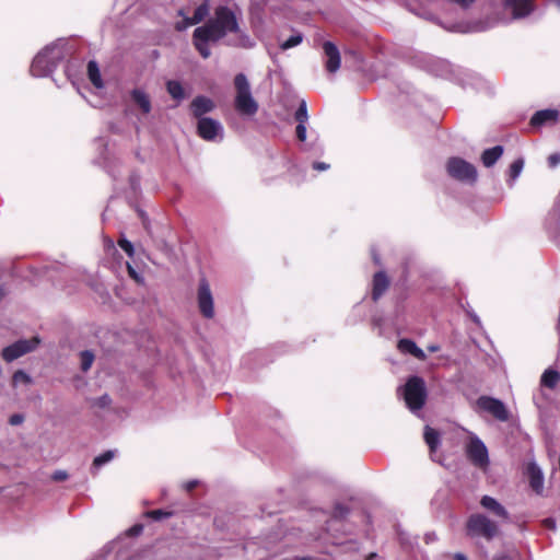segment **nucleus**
I'll list each match as a JSON object with an SVG mask.
<instances>
[{
    "instance_id": "1",
    "label": "nucleus",
    "mask_w": 560,
    "mask_h": 560,
    "mask_svg": "<svg viewBox=\"0 0 560 560\" xmlns=\"http://www.w3.org/2000/svg\"><path fill=\"white\" fill-rule=\"evenodd\" d=\"M229 34L234 35L229 39V45L244 48L254 46L252 39L241 32L235 13L230 8L220 5L206 24L195 28L192 43L201 57L207 59L211 56V46Z\"/></svg>"
},
{
    "instance_id": "2",
    "label": "nucleus",
    "mask_w": 560,
    "mask_h": 560,
    "mask_svg": "<svg viewBox=\"0 0 560 560\" xmlns=\"http://www.w3.org/2000/svg\"><path fill=\"white\" fill-rule=\"evenodd\" d=\"M65 42L59 39L43 48L33 59L30 71L33 77L50 75L65 57Z\"/></svg>"
},
{
    "instance_id": "3",
    "label": "nucleus",
    "mask_w": 560,
    "mask_h": 560,
    "mask_svg": "<svg viewBox=\"0 0 560 560\" xmlns=\"http://www.w3.org/2000/svg\"><path fill=\"white\" fill-rule=\"evenodd\" d=\"M398 395L401 396L408 409L418 413L424 406L428 397L427 385L422 377L410 376L406 384L398 388Z\"/></svg>"
},
{
    "instance_id": "4",
    "label": "nucleus",
    "mask_w": 560,
    "mask_h": 560,
    "mask_svg": "<svg viewBox=\"0 0 560 560\" xmlns=\"http://www.w3.org/2000/svg\"><path fill=\"white\" fill-rule=\"evenodd\" d=\"M235 109L243 116H254L258 112V103L254 98L250 84L244 73H238L234 78Z\"/></svg>"
},
{
    "instance_id": "5",
    "label": "nucleus",
    "mask_w": 560,
    "mask_h": 560,
    "mask_svg": "<svg viewBox=\"0 0 560 560\" xmlns=\"http://www.w3.org/2000/svg\"><path fill=\"white\" fill-rule=\"evenodd\" d=\"M467 534L471 537H483L487 540L493 539L499 533L497 522L491 521L481 513L471 514L467 521Z\"/></svg>"
},
{
    "instance_id": "6",
    "label": "nucleus",
    "mask_w": 560,
    "mask_h": 560,
    "mask_svg": "<svg viewBox=\"0 0 560 560\" xmlns=\"http://www.w3.org/2000/svg\"><path fill=\"white\" fill-rule=\"evenodd\" d=\"M446 171L454 179L468 184H474L478 176L476 167L460 158L448 159Z\"/></svg>"
},
{
    "instance_id": "7",
    "label": "nucleus",
    "mask_w": 560,
    "mask_h": 560,
    "mask_svg": "<svg viewBox=\"0 0 560 560\" xmlns=\"http://www.w3.org/2000/svg\"><path fill=\"white\" fill-rule=\"evenodd\" d=\"M466 454L469 460L479 468H486L489 465L488 450L477 435L470 436L466 445Z\"/></svg>"
},
{
    "instance_id": "8",
    "label": "nucleus",
    "mask_w": 560,
    "mask_h": 560,
    "mask_svg": "<svg viewBox=\"0 0 560 560\" xmlns=\"http://www.w3.org/2000/svg\"><path fill=\"white\" fill-rule=\"evenodd\" d=\"M38 343L39 339L37 337L18 340L2 350V358L7 362H12L20 357L33 351L38 346Z\"/></svg>"
},
{
    "instance_id": "9",
    "label": "nucleus",
    "mask_w": 560,
    "mask_h": 560,
    "mask_svg": "<svg viewBox=\"0 0 560 560\" xmlns=\"http://www.w3.org/2000/svg\"><path fill=\"white\" fill-rule=\"evenodd\" d=\"M197 130L198 135L206 141H221L224 136L221 122L210 117L200 118Z\"/></svg>"
},
{
    "instance_id": "10",
    "label": "nucleus",
    "mask_w": 560,
    "mask_h": 560,
    "mask_svg": "<svg viewBox=\"0 0 560 560\" xmlns=\"http://www.w3.org/2000/svg\"><path fill=\"white\" fill-rule=\"evenodd\" d=\"M197 302L200 313L206 318H212L214 316V302L213 295L210 290V285L205 278L199 281Z\"/></svg>"
},
{
    "instance_id": "11",
    "label": "nucleus",
    "mask_w": 560,
    "mask_h": 560,
    "mask_svg": "<svg viewBox=\"0 0 560 560\" xmlns=\"http://www.w3.org/2000/svg\"><path fill=\"white\" fill-rule=\"evenodd\" d=\"M501 2L513 20L525 19L536 10L535 0H501Z\"/></svg>"
},
{
    "instance_id": "12",
    "label": "nucleus",
    "mask_w": 560,
    "mask_h": 560,
    "mask_svg": "<svg viewBox=\"0 0 560 560\" xmlns=\"http://www.w3.org/2000/svg\"><path fill=\"white\" fill-rule=\"evenodd\" d=\"M477 405L481 410L489 412L499 421L509 420V411L505 405L497 398L481 396L478 398Z\"/></svg>"
},
{
    "instance_id": "13",
    "label": "nucleus",
    "mask_w": 560,
    "mask_h": 560,
    "mask_svg": "<svg viewBox=\"0 0 560 560\" xmlns=\"http://www.w3.org/2000/svg\"><path fill=\"white\" fill-rule=\"evenodd\" d=\"M324 63L329 73H336L341 65V56L338 47L329 40L323 43Z\"/></svg>"
},
{
    "instance_id": "14",
    "label": "nucleus",
    "mask_w": 560,
    "mask_h": 560,
    "mask_svg": "<svg viewBox=\"0 0 560 560\" xmlns=\"http://www.w3.org/2000/svg\"><path fill=\"white\" fill-rule=\"evenodd\" d=\"M480 505L491 512L495 517L502 522L510 521V514L508 510L494 498L490 495H483L480 500Z\"/></svg>"
},
{
    "instance_id": "15",
    "label": "nucleus",
    "mask_w": 560,
    "mask_h": 560,
    "mask_svg": "<svg viewBox=\"0 0 560 560\" xmlns=\"http://www.w3.org/2000/svg\"><path fill=\"white\" fill-rule=\"evenodd\" d=\"M214 106L215 105L211 98L199 95L192 100L190 109L192 115L199 120L200 118H203L202 116L205 114L212 112Z\"/></svg>"
},
{
    "instance_id": "16",
    "label": "nucleus",
    "mask_w": 560,
    "mask_h": 560,
    "mask_svg": "<svg viewBox=\"0 0 560 560\" xmlns=\"http://www.w3.org/2000/svg\"><path fill=\"white\" fill-rule=\"evenodd\" d=\"M130 100L132 104L136 107H138L143 115H148L151 112L152 105L150 96L142 89H133L130 92Z\"/></svg>"
},
{
    "instance_id": "17",
    "label": "nucleus",
    "mask_w": 560,
    "mask_h": 560,
    "mask_svg": "<svg viewBox=\"0 0 560 560\" xmlns=\"http://www.w3.org/2000/svg\"><path fill=\"white\" fill-rule=\"evenodd\" d=\"M559 118V112L557 109H542L534 114L530 119V124L534 127H540L546 124H553Z\"/></svg>"
},
{
    "instance_id": "18",
    "label": "nucleus",
    "mask_w": 560,
    "mask_h": 560,
    "mask_svg": "<svg viewBox=\"0 0 560 560\" xmlns=\"http://www.w3.org/2000/svg\"><path fill=\"white\" fill-rule=\"evenodd\" d=\"M397 348L401 353L411 354L415 358H417L418 360L423 361L427 358L424 351L421 348H419L416 345V342L411 339H407V338L400 339L397 343Z\"/></svg>"
},
{
    "instance_id": "19",
    "label": "nucleus",
    "mask_w": 560,
    "mask_h": 560,
    "mask_svg": "<svg viewBox=\"0 0 560 560\" xmlns=\"http://www.w3.org/2000/svg\"><path fill=\"white\" fill-rule=\"evenodd\" d=\"M527 474L529 477V485L534 491L540 493L544 488V475L541 469L536 463H530L527 466Z\"/></svg>"
},
{
    "instance_id": "20",
    "label": "nucleus",
    "mask_w": 560,
    "mask_h": 560,
    "mask_svg": "<svg viewBox=\"0 0 560 560\" xmlns=\"http://www.w3.org/2000/svg\"><path fill=\"white\" fill-rule=\"evenodd\" d=\"M389 280L385 272L380 271L374 275L373 278V288H372V299L373 301H377L388 289Z\"/></svg>"
},
{
    "instance_id": "21",
    "label": "nucleus",
    "mask_w": 560,
    "mask_h": 560,
    "mask_svg": "<svg viewBox=\"0 0 560 560\" xmlns=\"http://www.w3.org/2000/svg\"><path fill=\"white\" fill-rule=\"evenodd\" d=\"M208 13L209 5L207 2H203L195 10L192 18H186L185 23L183 25L180 23H177L176 28L182 31L185 30L187 26L198 24L208 15Z\"/></svg>"
},
{
    "instance_id": "22",
    "label": "nucleus",
    "mask_w": 560,
    "mask_h": 560,
    "mask_svg": "<svg viewBox=\"0 0 560 560\" xmlns=\"http://www.w3.org/2000/svg\"><path fill=\"white\" fill-rule=\"evenodd\" d=\"M502 154H503L502 145H495L493 148L486 149L481 154L482 164L486 167H491L497 163V161L502 156Z\"/></svg>"
},
{
    "instance_id": "23",
    "label": "nucleus",
    "mask_w": 560,
    "mask_h": 560,
    "mask_svg": "<svg viewBox=\"0 0 560 560\" xmlns=\"http://www.w3.org/2000/svg\"><path fill=\"white\" fill-rule=\"evenodd\" d=\"M560 382V372L549 368L547 369L540 378V384L547 388L553 389Z\"/></svg>"
},
{
    "instance_id": "24",
    "label": "nucleus",
    "mask_w": 560,
    "mask_h": 560,
    "mask_svg": "<svg viewBox=\"0 0 560 560\" xmlns=\"http://www.w3.org/2000/svg\"><path fill=\"white\" fill-rule=\"evenodd\" d=\"M88 75L92 84L96 89L103 88V81L100 72V68L96 61L91 60L88 63Z\"/></svg>"
},
{
    "instance_id": "25",
    "label": "nucleus",
    "mask_w": 560,
    "mask_h": 560,
    "mask_svg": "<svg viewBox=\"0 0 560 560\" xmlns=\"http://www.w3.org/2000/svg\"><path fill=\"white\" fill-rule=\"evenodd\" d=\"M424 441L428 444V446L430 447L431 455H433V453L436 451V448L440 445L439 433L434 429H431L430 427L427 425L425 430H424Z\"/></svg>"
},
{
    "instance_id": "26",
    "label": "nucleus",
    "mask_w": 560,
    "mask_h": 560,
    "mask_svg": "<svg viewBox=\"0 0 560 560\" xmlns=\"http://www.w3.org/2000/svg\"><path fill=\"white\" fill-rule=\"evenodd\" d=\"M524 167V160L517 159L515 160L509 168V179L508 185L512 187L514 185V182L518 178Z\"/></svg>"
},
{
    "instance_id": "27",
    "label": "nucleus",
    "mask_w": 560,
    "mask_h": 560,
    "mask_svg": "<svg viewBox=\"0 0 560 560\" xmlns=\"http://www.w3.org/2000/svg\"><path fill=\"white\" fill-rule=\"evenodd\" d=\"M166 89L170 95L176 101H182L185 97V92L179 81H167Z\"/></svg>"
},
{
    "instance_id": "28",
    "label": "nucleus",
    "mask_w": 560,
    "mask_h": 560,
    "mask_svg": "<svg viewBox=\"0 0 560 560\" xmlns=\"http://www.w3.org/2000/svg\"><path fill=\"white\" fill-rule=\"evenodd\" d=\"M114 457H115L114 451L104 452L103 454H101L94 458L92 469L93 470L100 469L103 465L109 463Z\"/></svg>"
},
{
    "instance_id": "29",
    "label": "nucleus",
    "mask_w": 560,
    "mask_h": 560,
    "mask_svg": "<svg viewBox=\"0 0 560 560\" xmlns=\"http://www.w3.org/2000/svg\"><path fill=\"white\" fill-rule=\"evenodd\" d=\"M303 40V35L301 33H295L293 35H291L288 39H285L284 42H282L280 44V48L282 50H288L290 48H293L298 45H300Z\"/></svg>"
},
{
    "instance_id": "30",
    "label": "nucleus",
    "mask_w": 560,
    "mask_h": 560,
    "mask_svg": "<svg viewBox=\"0 0 560 560\" xmlns=\"http://www.w3.org/2000/svg\"><path fill=\"white\" fill-rule=\"evenodd\" d=\"M547 224L549 228L553 225L555 231L560 230V206H557L553 208V210L550 212Z\"/></svg>"
},
{
    "instance_id": "31",
    "label": "nucleus",
    "mask_w": 560,
    "mask_h": 560,
    "mask_svg": "<svg viewBox=\"0 0 560 560\" xmlns=\"http://www.w3.org/2000/svg\"><path fill=\"white\" fill-rule=\"evenodd\" d=\"M295 119L298 122H306L308 119L306 102L303 100L295 112Z\"/></svg>"
},
{
    "instance_id": "32",
    "label": "nucleus",
    "mask_w": 560,
    "mask_h": 560,
    "mask_svg": "<svg viewBox=\"0 0 560 560\" xmlns=\"http://www.w3.org/2000/svg\"><path fill=\"white\" fill-rule=\"evenodd\" d=\"M94 361V354L91 351H82L81 352V369L86 372Z\"/></svg>"
},
{
    "instance_id": "33",
    "label": "nucleus",
    "mask_w": 560,
    "mask_h": 560,
    "mask_svg": "<svg viewBox=\"0 0 560 560\" xmlns=\"http://www.w3.org/2000/svg\"><path fill=\"white\" fill-rule=\"evenodd\" d=\"M30 384L31 383V377L28 374H26L24 371L22 370H19L16 371L14 374H13V377H12V384L13 386H18L19 384Z\"/></svg>"
},
{
    "instance_id": "34",
    "label": "nucleus",
    "mask_w": 560,
    "mask_h": 560,
    "mask_svg": "<svg viewBox=\"0 0 560 560\" xmlns=\"http://www.w3.org/2000/svg\"><path fill=\"white\" fill-rule=\"evenodd\" d=\"M119 247L129 256L132 257L135 254V247L130 241L122 237L118 241Z\"/></svg>"
},
{
    "instance_id": "35",
    "label": "nucleus",
    "mask_w": 560,
    "mask_h": 560,
    "mask_svg": "<svg viewBox=\"0 0 560 560\" xmlns=\"http://www.w3.org/2000/svg\"><path fill=\"white\" fill-rule=\"evenodd\" d=\"M127 269H128V273L129 276L139 284H142L144 282V279L143 277L132 267V265H130L129 262H127Z\"/></svg>"
},
{
    "instance_id": "36",
    "label": "nucleus",
    "mask_w": 560,
    "mask_h": 560,
    "mask_svg": "<svg viewBox=\"0 0 560 560\" xmlns=\"http://www.w3.org/2000/svg\"><path fill=\"white\" fill-rule=\"evenodd\" d=\"M306 122H299L296 126V137L300 141H305L306 139Z\"/></svg>"
},
{
    "instance_id": "37",
    "label": "nucleus",
    "mask_w": 560,
    "mask_h": 560,
    "mask_svg": "<svg viewBox=\"0 0 560 560\" xmlns=\"http://www.w3.org/2000/svg\"><path fill=\"white\" fill-rule=\"evenodd\" d=\"M148 515L151 518L159 521V520L170 516L171 514L168 512H164L162 510H154V511L149 512Z\"/></svg>"
},
{
    "instance_id": "38",
    "label": "nucleus",
    "mask_w": 560,
    "mask_h": 560,
    "mask_svg": "<svg viewBox=\"0 0 560 560\" xmlns=\"http://www.w3.org/2000/svg\"><path fill=\"white\" fill-rule=\"evenodd\" d=\"M560 163V154L553 153L548 158V164L550 167H556Z\"/></svg>"
},
{
    "instance_id": "39",
    "label": "nucleus",
    "mask_w": 560,
    "mask_h": 560,
    "mask_svg": "<svg viewBox=\"0 0 560 560\" xmlns=\"http://www.w3.org/2000/svg\"><path fill=\"white\" fill-rule=\"evenodd\" d=\"M68 478V474L65 470H56L52 474V479L55 481H63Z\"/></svg>"
},
{
    "instance_id": "40",
    "label": "nucleus",
    "mask_w": 560,
    "mask_h": 560,
    "mask_svg": "<svg viewBox=\"0 0 560 560\" xmlns=\"http://www.w3.org/2000/svg\"><path fill=\"white\" fill-rule=\"evenodd\" d=\"M23 421H24V417L22 415H19V413H15V415L11 416L10 420H9L10 424H12V425H19Z\"/></svg>"
},
{
    "instance_id": "41",
    "label": "nucleus",
    "mask_w": 560,
    "mask_h": 560,
    "mask_svg": "<svg viewBox=\"0 0 560 560\" xmlns=\"http://www.w3.org/2000/svg\"><path fill=\"white\" fill-rule=\"evenodd\" d=\"M313 168L316 170V171H327L329 168V164L325 163V162H315L313 164Z\"/></svg>"
},
{
    "instance_id": "42",
    "label": "nucleus",
    "mask_w": 560,
    "mask_h": 560,
    "mask_svg": "<svg viewBox=\"0 0 560 560\" xmlns=\"http://www.w3.org/2000/svg\"><path fill=\"white\" fill-rule=\"evenodd\" d=\"M399 539L404 546H408V547L412 546V541L409 539V537L405 533L399 534Z\"/></svg>"
},
{
    "instance_id": "43",
    "label": "nucleus",
    "mask_w": 560,
    "mask_h": 560,
    "mask_svg": "<svg viewBox=\"0 0 560 560\" xmlns=\"http://www.w3.org/2000/svg\"><path fill=\"white\" fill-rule=\"evenodd\" d=\"M110 404V398L108 395H104L98 399L100 407H107Z\"/></svg>"
},
{
    "instance_id": "44",
    "label": "nucleus",
    "mask_w": 560,
    "mask_h": 560,
    "mask_svg": "<svg viewBox=\"0 0 560 560\" xmlns=\"http://www.w3.org/2000/svg\"><path fill=\"white\" fill-rule=\"evenodd\" d=\"M438 539L435 533H427L424 535V541L425 544L434 542Z\"/></svg>"
},
{
    "instance_id": "45",
    "label": "nucleus",
    "mask_w": 560,
    "mask_h": 560,
    "mask_svg": "<svg viewBox=\"0 0 560 560\" xmlns=\"http://www.w3.org/2000/svg\"><path fill=\"white\" fill-rule=\"evenodd\" d=\"M348 513V510L343 506L338 505L336 508V515L343 516Z\"/></svg>"
},
{
    "instance_id": "46",
    "label": "nucleus",
    "mask_w": 560,
    "mask_h": 560,
    "mask_svg": "<svg viewBox=\"0 0 560 560\" xmlns=\"http://www.w3.org/2000/svg\"><path fill=\"white\" fill-rule=\"evenodd\" d=\"M544 523L550 529H555L556 528V522L552 518H546L544 521Z\"/></svg>"
},
{
    "instance_id": "47",
    "label": "nucleus",
    "mask_w": 560,
    "mask_h": 560,
    "mask_svg": "<svg viewBox=\"0 0 560 560\" xmlns=\"http://www.w3.org/2000/svg\"><path fill=\"white\" fill-rule=\"evenodd\" d=\"M142 528H143L142 525H136L132 528H130V534L138 535L142 532Z\"/></svg>"
},
{
    "instance_id": "48",
    "label": "nucleus",
    "mask_w": 560,
    "mask_h": 560,
    "mask_svg": "<svg viewBox=\"0 0 560 560\" xmlns=\"http://www.w3.org/2000/svg\"><path fill=\"white\" fill-rule=\"evenodd\" d=\"M197 486V480H191L185 483V488L187 491L192 490Z\"/></svg>"
},
{
    "instance_id": "49",
    "label": "nucleus",
    "mask_w": 560,
    "mask_h": 560,
    "mask_svg": "<svg viewBox=\"0 0 560 560\" xmlns=\"http://www.w3.org/2000/svg\"><path fill=\"white\" fill-rule=\"evenodd\" d=\"M428 350L430 352H436L440 350V346L439 345H430V346H428Z\"/></svg>"
},
{
    "instance_id": "50",
    "label": "nucleus",
    "mask_w": 560,
    "mask_h": 560,
    "mask_svg": "<svg viewBox=\"0 0 560 560\" xmlns=\"http://www.w3.org/2000/svg\"><path fill=\"white\" fill-rule=\"evenodd\" d=\"M454 560H467L463 553H455Z\"/></svg>"
},
{
    "instance_id": "51",
    "label": "nucleus",
    "mask_w": 560,
    "mask_h": 560,
    "mask_svg": "<svg viewBox=\"0 0 560 560\" xmlns=\"http://www.w3.org/2000/svg\"><path fill=\"white\" fill-rule=\"evenodd\" d=\"M373 258L375 260V264H378V259H377V257L375 255L373 256Z\"/></svg>"
}]
</instances>
